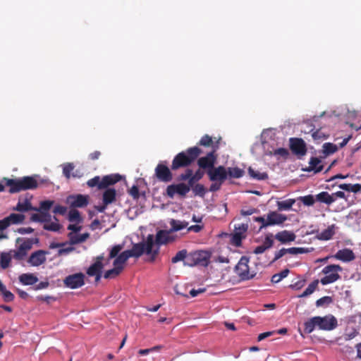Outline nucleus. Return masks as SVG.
Segmentation results:
<instances>
[{
    "instance_id": "1",
    "label": "nucleus",
    "mask_w": 361,
    "mask_h": 361,
    "mask_svg": "<svg viewBox=\"0 0 361 361\" xmlns=\"http://www.w3.org/2000/svg\"><path fill=\"white\" fill-rule=\"evenodd\" d=\"M154 237L152 234L147 235L146 241L133 245L132 249L128 250L130 257L139 258L144 253L150 255V261L154 262L159 255L158 248H154Z\"/></svg>"
},
{
    "instance_id": "2",
    "label": "nucleus",
    "mask_w": 361,
    "mask_h": 361,
    "mask_svg": "<svg viewBox=\"0 0 361 361\" xmlns=\"http://www.w3.org/2000/svg\"><path fill=\"white\" fill-rule=\"evenodd\" d=\"M3 181L6 187H8V192L11 194L17 193L23 190H35L37 188L39 183L34 176H24L20 178H4Z\"/></svg>"
},
{
    "instance_id": "3",
    "label": "nucleus",
    "mask_w": 361,
    "mask_h": 361,
    "mask_svg": "<svg viewBox=\"0 0 361 361\" xmlns=\"http://www.w3.org/2000/svg\"><path fill=\"white\" fill-rule=\"evenodd\" d=\"M201 153L202 150L198 147H190L185 151L179 152L174 157L172 161L171 170L176 171L190 166Z\"/></svg>"
},
{
    "instance_id": "4",
    "label": "nucleus",
    "mask_w": 361,
    "mask_h": 361,
    "mask_svg": "<svg viewBox=\"0 0 361 361\" xmlns=\"http://www.w3.org/2000/svg\"><path fill=\"white\" fill-rule=\"evenodd\" d=\"M337 326V320L333 315L322 317H313L304 323L305 333H312L316 326L322 330H332Z\"/></svg>"
},
{
    "instance_id": "5",
    "label": "nucleus",
    "mask_w": 361,
    "mask_h": 361,
    "mask_svg": "<svg viewBox=\"0 0 361 361\" xmlns=\"http://www.w3.org/2000/svg\"><path fill=\"white\" fill-rule=\"evenodd\" d=\"M38 242V238H17L16 243L18 245V247L16 250H11L13 258L16 260L23 259L26 257L27 252L32 249L33 244Z\"/></svg>"
},
{
    "instance_id": "6",
    "label": "nucleus",
    "mask_w": 361,
    "mask_h": 361,
    "mask_svg": "<svg viewBox=\"0 0 361 361\" xmlns=\"http://www.w3.org/2000/svg\"><path fill=\"white\" fill-rule=\"evenodd\" d=\"M342 271L343 268L338 264H329L324 267L322 270L324 276L320 279V283L325 286L337 281L341 279L338 273Z\"/></svg>"
},
{
    "instance_id": "7",
    "label": "nucleus",
    "mask_w": 361,
    "mask_h": 361,
    "mask_svg": "<svg viewBox=\"0 0 361 361\" xmlns=\"http://www.w3.org/2000/svg\"><path fill=\"white\" fill-rule=\"evenodd\" d=\"M211 254L207 251L198 250L188 254L186 266L207 267L210 261Z\"/></svg>"
},
{
    "instance_id": "8",
    "label": "nucleus",
    "mask_w": 361,
    "mask_h": 361,
    "mask_svg": "<svg viewBox=\"0 0 361 361\" xmlns=\"http://www.w3.org/2000/svg\"><path fill=\"white\" fill-rule=\"evenodd\" d=\"M25 216L23 214L11 213L8 216L0 220V240L6 238V235L3 234V232L6 230L11 225H18L23 223Z\"/></svg>"
},
{
    "instance_id": "9",
    "label": "nucleus",
    "mask_w": 361,
    "mask_h": 361,
    "mask_svg": "<svg viewBox=\"0 0 361 361\" xmlns=\"http://www.w3.org/2000/svg\"><path fill=\"white\" fill-rule=\"evenodd\" d=\"M248 263L249 258L246 256H243L235 266V272L242 280L251 279L255 275L250 272Z\"/></svg>"
},
{
    "instance_id": "10",
    "label": "nucleus",
    "mask_w": 361,
    "mask_h": 361,
    "mask_svg": "<svg viewBox=\"0 0 361 361\" xmlns=\"http://www.w3.org/2000/svg\"><path fill=\"white\" fill-rule=\"evenodd\" d=\"M156 178L161 182L169 183L173 180L170 169L162 162L159 163L154 169Z\"/></svg>"
},
{
    "instance_id": "11",
    "label": "nucleus",
    "mask_w": 361,
    "mask_h": 361,
    "mask_svg": "<svg viewBox=\"0 0 361 361\" xmlns=\"http://www.w3.org/2000/svg\"><path fill=\"white\" fill-rule=\"evenodd\" d=\"M85 275L82 273H77L69 275L63 280L65 286L75 289L82 287L85 284Z\"/></svg>"
},
{
    "instance_id": "12",
    "label": "nucleus",
    "mask_w": 361,
    "mask_h": 361,
    "mask_svg": "<svg viewBox=\"0 0 361 361\" xmlns=\"http://www.w3.org/2000/svg\"><path fill=\"white\" fill-rule=\"evenodd\" d=\"M207 173L209 180L213 182L223 183L227 179V171L223 166L210 169Z\"/></svg>"
},
{
    "instance_id": "13",
    "label": "nucleus",
    "mask_w": 361,
    "mask_h": 361,
    "mask_svg": "<svg viewBox=\"0 0 361 361\" xmlns=\"http://www.w3.org/2000/svg\"><path fill=\"white\" fill-rule=\"evenodd\" d=\"M190 192V187L184 183L178 184H171L166 188V195L168 197L173 198L176 194L181 197H185Z\"/></svg>"
},
{
    "instance_id": "14",
    "label": "nucleus",
    "mask_w": 361,
    "mask_h": 361,
    "mask_svg": "<svg viewBox=\"0 0 361 361\" xmlns=\"http://www.w3.org/2000/svg\"><path fill=\"white\" fill-rule=\"evenodd\" d=\"M290 148L294 154L299 157L304 156L307 152L306 144L301 138H290Z\"/></svg>"
},
{
    "instance_id": "15",
    "label": "nucleus",
    "mask_w": 361,
    "mask_h": 361,
    "mask_svg": "<svg viewBox=\"0 0 361 361\" xmlns=\"http://www.w3.org/2000/svg\"><path fill=\"white\" fill-rule=\"evenodd\" d=\"M103 257H97V261L92 264L87 270V274L90 276H95V281H99L102 276V271L104 268L102 264Z\"/></svg>"
},
{
    "instance_id": "16",
    "label": "nucleus",
    "mask_w": 361,
    "mask_h": 361,
    "mask_svg": "<svg viewBox=\"0 0 361 361\" xmlns=\"http://www.w3.org/2000/svg\"><path fill=\"white\" fill-rule=\"evenodd\" d=\"M216 161V155H215V150H213L205 157H200L197 160V164L200 169H213Z\"/></svg>"
},
{
    "instance_id": "17",
    "label": "nucleus",
    "mask_w": 361,
    "mask_h": 361,
    "mask_svg": "<svg viewBox=\"0 0 361 361\" xmlns=\"http://www.w3.org/2000/svg\"><path fill=\"white\" fill-rule=\"evenodd\" d=\"M68 203L70 204L71 207L76 208V207H85L89 203V196L78 194L69 195L67 198Z\"/></svg>"
},
{
    "instance_id": "18",
    "label": "nucleus",
    "mask_w": 361,
    "mask_h": 361,
    "mask_svg": "<svg viewBox=\"0 0 361 361\" xmlns=\"http://www.w3.org/2000/svg\"><path fill=\"white\" fill-rule=\"evenodd\" d=\"M170 231L160 230L157 233L156 238H154V248H158L159 251L160 246L166 245L169 242L173 240V238L171 236Z\"/></svg>"
},
{
    "instance_id": "19",
    "label": "nucleus",
    "mask_w": 361,
    "mask_h": 361,
    "mask_svg": "<svg viewBox=\"0 0 361 361\" xmlns=\"http://www.w3.org/2000/svg\"><path fill=\"white\" fill-rule=\"evenodd\" d=\"M48 254L47 251L39 250L31 254L27 262L32 266L38 267L46 262V255Z\"/></svg>"
},
{
    "instance_id": "20",
    "label": "nucleus",
    "mask_w": 361,
    "mask_h": 361,
    "mask_svg": "<svg viewBox=\"0 0 361 361\" xmlns=\"http://www.w3.org/2000/svg\"><path fill=\"white\" fill-rule=\"evenodd\" d=\"M269 226L283 224L287 219L285 214H280L277 212H269L267 214Z\"/></svg>"
},
{
    "instance_id": "21",
    "label": "nucleus",
    "mask_w": 361,
    "mask_h": 361,
    "mask_svg": "<svg viewBox=\"0 0 361 361\" xmlns=\"http://www.w3.org/2000/svg\"><path fill=\"white\" fill-rule=\"evenodd\" d=\"M274 238L279 240L281 244H287L294 241L296 238V235L292 231L284 230L278 232L274 235Z\"/></svg>"
},
{
    "instance_id": "22",
    "label": "nucleus",
    "mask_w": 361,
    "mask_h": 361,
    "mask_svg": "<svg viewBox=\"0 0 361 361\" xmlns=\"http://www.w3.org/2000/svg\"><path fill=\"white\" fill-rule=\"evenodd\" d=\"M336 259L342 262H348L355 259V255L352 250L345 248L339 250L334 256Z\"/></svg>"
},
{
    "instance_id": "23",
    "label": "nucleus",
    "mask_w": 361,
    "mask_h": 361,
    "mask_svg": "<svg viewBox=\"0 0 361 361\" xmlns=\"http://www.w3.org/2000/svg\"><path fill=\"white\" fill-rule=\"evenodd\" d=\"M121 179L119 174H110L102 177L100 184V188L105 189L110 185H113Z\"/></svg>"
},
{
    "instance_id": "24",
    "label": "nucleus",
    "mask_w": 361,
    "mask_h": 361,
    "mask_svg": "<svg viewBox=\"0 0 361 361\" xmlns=\"http://www.w3.org/2000/svg\"><path fill=\"white\" fill-rule=\"evenodd\" d=\"M13 210L19 212H25L37 210V207H32L30 201L26 199L23 202L19 200L16 206L13 208Z\"/></svg>"
},
{
    "instance_id": "25",
    "label": "nucleus",
    "mask_w": 361,
    "mask_h": 361,
    "mask_svg": "<svg viewBox=\"0 0 361 361\" xmlns=\"http://www.w3.org/2000/svg\"><path fill=\"white\" fill-rule=\"evenodd\" d=\"M116 191L114 188H107L103 193V204L109 205L116 201Z\"/></svg>"
},
{
    "instance_id": "26",
    "label": "nucleus",
    "mask_w": 361,
    "mask_h": 361,
    "mask_svg": "<svg viewBox=\"0 0 361 361\" xmlns=\"http://www.w3.org/2000/svg\"><path fill=\"white\" fill-rule=\"evenodd\" d=\"M309 167L307 169V171H314V173L321 172L324 166L321 164V160L317 157H312L309 162Z\"/></svg>"
},
{
    "instance_id": "27",
    "label": "nucleus",
    "mask_w": 361,
    "mask_h": 361,
    "mask_svg": "<svg viewBox=\"0 0 361 361\" xmlns=\"http://www.w3.org/2000/svg\"><path fill=\"white\" fill-rule=\"evenodd\" d=\"M19 281L23 285L28 286L36 283L38 279L32 274H23L19 276Z\"/></svg>"
},
{
    "instance_id": "28",
    "label": "nucleus",
    "mask_w": 361,
    "mask_h": 361,
    "mask_svg": "<svg viewBox=\"0 0 361 361\" xmlns=\"http://www.w3.org/2000/svg\"><path fill=\"white\" fill-rule=\"evenodd\" d=\"M335 225L332 224L318 235V238L322 240H330L335 234Z\"/></svg>"
},
{
    "instance_id": "29",
    "label": "nucleus",
    "mask_w": 361,
    "mask_h": 361,
    "mask_svg": "<svg viewBox=\"0 0 361 361\" xmlns=\"http://www.w3.org/2000/svg\"><path fill=\"white\" fill-rule=\"evenodd\" d=\"M316 200L321 203L330 205L334 202V199L328 192H321L316 195Z\"/></svg>"
},
{
    "instance_id": "30",
    "label": "nucleus",
    "mask_w": 361,
    "mask_h": 361,
    "mask_svg": "<svg viewBox=\"0 0 361 361\" xmlns=\"http://www.w3.org/2000/svg\"><path fill=\"white\" fill-rule=\"evenodd\" d=\"M130 257L128 252L125 250L116 257L114 261V266L123 267L126 261Z\"/></svg>"
},
{
    "instance_id": "31",
    "label": "nucleus",
    "mask_w": 361,
    "mask_h": 361,
    "mask_svg": "<svg viewBox=\"0 0 361 361\" xmlns=\"http://www.w3.org/2000/svg\"><path fill=\"white\" fill-rule=\"evenodd\" d=\"M171 228H170L171 232H175L180 231L185 228H186L188 225V223L185 221H180L176 219H171L169 222Z\"/></svg>"
},
{
    "instance_id": "32",
    "label": "nucleus",
    "mask_w": 361,
    "mask_h": 361,
    "mask_svg": "<svg viewBox=\"0 0 361 361\" xmlns=\"http://www.w3.org/2000/svg\"><path fill=\"white\" fill-rule=\"evenodd\" d=\"M248 173L250 177L255 180H263L268 178V174L266 172H260L255 170L252 167L248 168Z\"/></svg>"
},
{
    "instance_id": "33",
    "label": "nucleus",
    "mask_w": 361,
    "mask_h": 361,
    "mask_svg": "<svg viewBox=\"0 0 361 361\" xmlns=\"http://www.w3.org/2000/svg\"><path fill=\"white\" fill-rule=\"evenodd\" d=\"M338 188L341 190L357 193L361 191V184H350V183H342L338 185Z\"/></svg>"
},
{
    "instance_id": "34",
    "label": "nucleus",
    "mask_w": 361,
    "mask_h": 361,
    "mask_svg": "<svg viewBox=\"0 0 361 361\" xmlns=\"http://www.w3.org/2000/svg\"><path fill=\"white\" fill-rule=\"evenodd\" d=\"M188 254L186 250H182L178 251L174 257L171 259V262L176 264L178 262L183 261L184 265L186 266L187 258L188 257Z\"/></svg>"
},
{
    "instance_id": "35",
    "label": "nucleus",
    "mask_w": 361,
    "mask_h": 361,
    "mask_svg": "<svg viewBox=\"0 0 361 361\" xmlns=\"http://www.w3.org/2000/svg\"><path fill=\"white\" fill-rule=\"evenodd\" d=\"M295 202L294 199H288L284 201H278L276 205L279 211H286L290 209Z\"/></svg>"
},
{
    "instance_id": "36",
    "label": "nucleus",
    "mask_w": 361,
    "mask_h": 361,
    "mask_svg": "<svg viewBox=\"0 0 361 361\" xmlns=\"http://www.w3.org/2000/svg\"><path fill=\"white\" fill-rule=\"evenodd\" d=\"M123 269V267L114 266V267L111 269L106 271L104 277L105 279H114L118 276Z\"/></svg>"
},
{
    "instance_id": "37",
    "label": "nucleus",
    "mask_w": 361,
    "mask_h": 361,
    "mask_svg": "<svg viewBox=\"0 0 361 361\" xmlns=\"http://www.w3.org/2000/svg\"><path fill=\"white\" fill-rule=\"evenodd\" d=\"M227 171V176L231 178H239L243 176L245 172L243 169L238 167H228Z\"/></svg>"
},
{
    "instance_id": "38",
    "label": "nucleus",
    "mask_w": 361,
    "mask_h": 361,
    "mask_svg": "<svg viewBox=\"0 0 361 361\" xmlns=\"http://www.w3.org/2000/svg\"><path fill=\"white\" fill-rule=\"evenodd\" d=\"M319 281L318 279L314 280L311 283L309 284L308 287L303 291V293L299 295L300 298L307 297L317 289Z\"/></svg>"
},
{
    "instance_id": "39",
    "label": "nucleus",
    "mask_w": 361,
    "mask_h": 361,
    "mask_svg": "<svg viewBox=\"0 0 361 361\" xmlns=\"http://www.w3.org/2000/svg\"><path fill=\"white\" fill-rule=\"evenodd\" d=\"M13 258L11 252L9 253L2 252L1 254L0 264L2 269H5L9 267L11 259Z\"/></svg>"
},
{
    "instance_id": "40",
    "label": "nucleus",
    "mask_w": 361,
    "mask_h": 361,
    "mask_svg": "<svg viewBox=\"0 0 361 361\" xmlns=\"http://www.w3.org/2000/svg\"><path fill=\"white\" fill-rule=\"evenodd\" d=\"M289 272V269H285L282 270L280 273L274 274L271 276V282L274 283H277L280 282L283 279L286 278L288 275Z\"/></svg>"
},
{
    "instance_id": "41",
    "label": "nucleus",
    "mask_w": 361,
    "mask_h": 361,
    "mask_svg": "<svg viewBox=\"0 0 361 361\" xmlns=\"http://www.w3.org/2000/svg\"><path fill=\"white\" fill-rule=\"evenodd\" d=\"M323 153L325 155H329L335 153L338 150V147L331 142H326L323 145Z\"/></svg>"
},
{
    "instance_id": "42",
    "label": "nucleus",
    "mask_w": 361,
    "mask_h": 361,
    "mask_svg": "<svg viewBox=\"0 0 361 361\" xmlns=\"http://www.w3.org/2000/svg\"><path fill=\"white\" fill-rule=\"evenodd\" d=\"M54 204V201L51 200H44L40 202L39 207L37 208V212L41 213L47 212L51 209V206Z\"/></svg>"
},
{
    "instance_id": "43",
    "label": "nucleus",
    "mask_w": 361,
    "mask_h": 361,
    "mask_svg": "<svg viewBox=\"0 0 361 361\" xmlns=\"http://www.w3.org/2000/svg\"><path fill=\"white\" fill-rule=\"evenodd\" d=\"M192 190L195 195H197L202 197L205 195L207 192L205 187L200 183H197L195 185H194Z\"/></svg>"
},
{
    "instance_id": "44",
    "label": "nucleus",
    "mask_w": 361,
    "mask_h": 361,
    "mask_svg": "<svg viewBox=\"0 0 361 361\" xmlns=\"http://www.w3.org/2000/svg\"><path fill=\"white\" fill-rule=\"evenodd\" d=\"M68 220L71 222H80L81 221V216L80 212L75 209H71L68 213Z\"/></svg>"
},
{
    "instance_id": "45",
    "label": "nucleus",
    "mask_w": 361,
    "mask_h": 361,
    "mask_svg": "<svg viewBox=\"0 0 361 361\" xmlns=\"http://www.w3.org/2000/svg\"><path fill=\"white\" fill-rule=\"evenodd\" d=\"M274 236L271 233L266 234L262 245L267 248V250H269L273 247L274 243Z\"/></svg>"
},
{
    "instance_id": "46",
    "label": "nucleus",
    "mask_w": 361,
    "mask_h": 361,
    "mask_svg": "<svg viewBox=\"0 0 361 361\" xmlns=\"http://www.w3.org/2000/svg\"><path fill=\"white\" fill-rule=\"evenodd\" d=\"M253 220L255 222H258V223L261 224L259 228V231H262L263 228H266L269 226L267 216H266V217H265V216H256V217H254Z\"/></svg>"
},
{
    "instance_id": "47",
    "label": "nucleus",
    "mask_w": 361,
    "mask_h": 361,
    "mask_svg": "<svg viewBox=\"0 0 361 361\" xmlns=\"http://www.w3.org/2000/svg\"><path fill=\"white\" fill-rule=\"evenodd\" d=\"M1 294L2 295L3 299L6 302H12L15 298L14 295L11 291H9L6 289L4 284V290H2V291L1 292Z\"/></svg>"
},
{
    "instance_id": "48",
    "label": "nucleus",
    "mask_w": 361,
    "mask_h": 361,
    "mask_svg": "<svg viewBox=\"0 0 361 361\" xmlns=\"http://www.w3.org/2000/svg\"><path fill=\"white\" fill-rule=\"evenodd\" d=\"M312 248L310 250L309 248L305 247H290L288 248V254L291 255H298V254H304L310 252Z\"/></svg>"
},
{
    "instance_id": "49",
    "label": "nucleus",
    "mask_w": 361,
    "mask_h": 361,
    "mask_svg": "<svg viewBox=\"0 0 361 361\" xmlns=\"http://www.w3.org/2000/svg\"><path fill=\"white\" fill-rule=\"evenodd\" d=\"M300 200L306 206H312L314 204L315 201H317L316 197H314L312 195L300 197Z\"/></svg>"
},
{
    "instance_id": "50",
    "label": "nucleus",
    "mask_w": 361,
    "mask_h": 361,
    "mask_svg": "<svg viewBox=\"0 0 361 361\" xmlns=\"http://www.w3.org/2000/svg\"><path fill=\"white\" fill-rule=\"evenodd\" d=\"M101 180L102 178H100L99 176H94L93 178L88 180L87 182V185L90 188L97 187L99 190H102V188H100Z\"/></svg>"
},
{
    "instance_id": "51",
    "label": "nucleus",
    "mask_w": 361,
    "mask_h": 361,
    "mask_svg": "<svg viewBox=\"0 0 361 361\" xmlns=\"http://www.w3.org/2000/svg\"><path fill=\"white\" fill-rule=\"evenodd\" d=\"M333 302V299L330 296H324L316 301V305L317 307H322L328 305Z\"/></svg>"
},
{
    "instance_id": "52",
    "label": "nucleus",
    "mask_w": 361,
    "mask_h": 361,
    "mask_svg": "<svg viewBox=\"0 0 361 361\" xmlns=\"http://www.w3.org/2000/svg\"><path fill=\"white\" fill-rule=\"evenodd\" d=\"M212 144H213L212 138V137H210L208 135H204V136H202L198 142V145H200L201 146H204V147H209V146L212 145Z\"/></svg>"
},
{
    "instance_id": "53",
    "label": "nucleus",
    "mask_w": 361,
    "mask_h": 361,
    "mask_svg": "<svg viewBox=\"0 0 361 361\" xmlns=\"http://www.w3.org/2000/svg\"><path fill=\"white\" fill-rule=\"evenodd\" d=\"M123 245H114L109 252V259L115 258L116 256L118 255V253L121 252V250L123 249Z\"/></svg>"
},
{
    "instance_id": "54",
    "label": "nucleus",
    "mask_w": 361,
    "mask_h": 361,
    "mask_svg": "<svg viewBox=\"0 0 361 361\" xmlns=\"http://www.w3.org/2000/svg\"><path fill=\"white\" fill-rule=\"evenodd\" d=\"M61 227V225L56 222H51L50 224H44L43 226L44 230L51 231H59Z\"/></svg>"
},
{
    "instance_id": "55",
    "label": "nucleus",
    "mask_w": 361,
    "mask_h": 361,
    "mask_svg": "<svg viewBox=\"0 0 361 361\" xmlns=\"http://www.w3.org/2000/svg\"><path fill=\"white\" fill-rule=\"evenodd\" d=\"M248 225L247 224H240L235 226V232L240 233L242 235H245V233L247 231Z\"/></svg>"
},
{
    "instance_id": "56",
    "label": "nucleus",
    "mask_w": 361,
    "mask_h": 361,
    "mask_svg": "<svg viewBox=\"0 0 361 361\" xmlns=\"http://www.w3.org/2000/svg\"><path fill=\"white\" fill-rule=\"evenodd\" d=\"M73 169L74 166L71 163H68L67 164L64 165L63 168V173L66 178L69 179L71 178V173Z\"/></svg>"
},
{
    "instance_id": "57",
    "label": "nucleus",
    "mask_w": 361,
    "mask_h": 361,
    "mask_svg": "<svg viewBox=\"0 0 361 361\" xmlns=\"http://www.w3.org/2000/svg\"><path fill=\"white\" fill-rule=\"evenodd\" d=\"M312 137L314 140L319 142L326 139L327 136L321 130H317L312 133Z\"/></svg>"
},
{
    "instance_id": "58",
    "label": "nucleus",
    "mask_w": 361,
    "mask_h": 361,
    "mask_svg": "<svg viewBox=\"0 0 361 361\" xmlns=\"http://www.w3.org/2000/svg\"><path fill=\"white\" fill-rule=\"evenodd\" d=\"M193 176V171L190 169H187L184 173L178 176V180L185 181Z\"/></svg>"
},
{
    "instance_id": "59",
    "label": "nucleus",
    "mask_w": 361,
    "mask_h": 361,
    "mask_svg": "<svg viewBox=\"0 0 361 361\" xmlns=\"http://www.w3.org/2000/svg\"><path fill=\"white\" fill-rule=\"evenodd\" d=\"M288 253V248H281L279 251H276L274 255V257L271 261V263L275 262L276 261L279 260L280 258H281L283 255Z\"/></svg>"
},
{
    "instance_id": "60",
    "label": "nucleus",
    "mask_w": 361,
    "mask_h": 361,
    "mask_svg": "<svg viewBox=\"0 0 361 361\" xmlns=\"http://www.w3.org/2000/svg\"><path fill=\"white\" fill-rule=\"evenodd\" d=\"M245 235H242L240 233H234L232 237V241L234 245L236 246H240L241 245V241L243 238H245Z\"/></svg>"
},
{
    "instance_id": "61",
    "label": "nucleus",
    "mask_w": 361,
    "mask_h": 361,
    "mask_svg": "<svg viewBox=\"0 0 361 361\" xmlns=\"http://www.w3.org/2000/svg\"><path fill=\"white\" fill-rule=\"evenodd\" d=\"M128 193L134 200H138L140 197L139 189L137 185H133V187L128 190Z\"/></svg>"
},
{
    "instance_id": "62",
    "label": "nucleus",
    "mask_w": 361,
    "mask_h": 361,
    "mask_svg": "<svg viewBox=\"0 0 361 361\" xmlns=\"http://www.w3.org/2000/svg\"><path fill=\"white\" fill-rule=\"evenodd\" d=\"M68 236L71 245H75V244L80 243L79 235L75 234L71 232V233H68Z\"/></svg>"
},
{
    "instance_id": "63",
    "label": "nucleus",
    "mask_w": 361,
    "mask_h": 361,
    "mask_svg": "<svg viewBox=\"0 0 361 361\" xmlns=\"http://www.w3.org/2000/svg\"><path fill=\"white\" fill-rule=\"evenodd\" d=\"M274 154V155H280L281 157H287L288 156L289 153H288V149L281 147V148L275 149Z\"/></svg>"
},
{
    "instance_id": "64",
    "label": "nucleus",
    "mask_w": 361,
    "mask_h": 361,
    "mask_svg": "<svg viewBox=\"0 0 361 361\" xmlns=\"http://www.w3.org/2000/svg\"><path fill=\"white\" fill-rule=\"evenodd\" d=\"M257 212V209L255 208H248V209H242L240 210V214L243 216H250Z\"/></svg>"
}]
</instances>
